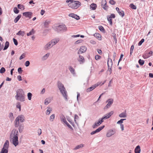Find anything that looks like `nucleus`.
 <instances>
[{
    "label": "nucleus",
    "instance_id": "f257e3e1",
    "mask_svg": "<svg viewBox=\"0 0 153 153\" xmlns=\"http://www.w3.org/2000/svg\"><path fill=\"white\" fill-rule=\"evenodd\" d=\"M18 135V131L16 129H13L10 134V140L12 141V143L15 146H16L19 144Z\"/></svg>",
    "mask_w": 153,
    "mask_h": 153
},
{
    "label": "nucleus",
    "instance_id": "f03ea898",
    "mask_svg": "<svg viewBox=\"0 0 153 153\" xmlns=\"http://www.w3.org/2000/svg\"><path fill=\"white\" fill-rule=\"evenodd\" d=\"M16 94L15 96L16 99L21 102H23L25 100V92L22 89H18L16 91Z\"/></svg>",
    "mask_w": 153,
    "mask_h": 153
},
{
    "label": "nucleus",
    "instance_id": "7ed1b4c3",
    "mask_svg": "<svg viewBox=\"0 0 153 153\" xmlns=\"http://www.w3.org/2000/svg\"><path fill=\"white\" fill-rule=\"evenodd\" d=\"M58 87L63 96L65 98L66 100H68L67 92L66 91L64 85L60 82L59 81L57 83Z\"/></svg>",
    "mask_w": 153,
    "mask_h": 153
},
{
    "label": "nucleus",
    "instance_id": "20e7f679",
    "mask_svg": "<svg viewBox=\"0 0 153 153\" xmlns=\"http://www.w3.org/2000/svg\"><path fill=\"white\" fill-rule=\"evenodd\" d=\"M66 2L67 3H69V6L72 9H76L81 5V3L78 1L67 0Z\"/></svg>",
    "mask_w": 153,
    "mask_h": 153
},
{
    "label": "nucleus",
    "instance_id": "39448f33",
    "mask_svg": "<svg viewBox=\"0 0 153 153\" xmlns=\"http://www.w3.org/2000/svg\"><path fill=\"white\" fill-rule=\"evenodd\" d=\"M9 141L6 140L4 144L3 147L2 148L0 153H7L9 146Z\"/></svg>",
    "mask_w": 153,
    "mask_h": 153
},
{
    "label": "nucleus",
    "instance_id": "423d86ee",
    "mask_svg": "<svg viewBox=\"0 0 153 153\" xmlns=\"http://www.w3.org/2000/svg\"><path fill=\"white\" fill-rule=\"evenodd\" d=\"M56 29L58 32H65L67 30L66 26L64 24H62L57 26Z\"/></svg>",
    "mask_w": 153,
    "mask_h": 153
},
{
    "label": "nucleus",
    "instance_id": "0eeeda50",
    "mask_svg": "<svg viewBox=\"0 0 153 153\" xmlns=\"http://www.w3.org/2000/svg\"><path fill=\"white\" fill-rule=\"evenodd\" d=\"M113 114L114 112L113 111H111V112L106 114L105 115H104L102 118L100 119V120L101 121H102V123L104 121V120H106L109 118Z\"/></svg>",
    "mask_w": 153,
    "mask_h": 153
},
{
    "label": "nucleus",
    "instance_id": "6e6552de",
    "mask_svg": "<svg viewBox=\"0 0 153 153\" xmlns=\"http://www.w3.org/2000/svg\"><path fill=\"white\" fill-rule=\"evenodd\" d=\"M87 50V48L85 46H82L80 47L78 51V54H81L86 52Z\"/></svg>",
    "mask_w": 153,
    "mask_h": 153
},
{
    "label": "nucleus",
    "instance_id": "1a4fd4ad",
    "mask_svg": "<svg viewBox=\"0 0 153 153\" xmlns=\"http://www.w3.org/2000/svg\"><path fill=\"white\" fill-rule=\"evenodd\" d=\"M101 82H98L97 83V84H95L92 85L91 87L88 88L86 90L87 92H89L91 91H92L94 89L97 87L99 85L101 84Z\"/></svg>",
    "mask_w": 153,
    "mask_h": 153
},
{
    "label": "nucleus",
    "instance_id": "9d476101",
    "mask_svg": "<svg viewBox=\"0 0 153 153\" xmlns=\"http://www.w3.org/2000/svg\"><path fill=\"white\" fill-rule=\"evenodd\" d=\"M115 133V131L114 130L112 129H110L108 131H107L106 136V137H109L111 136L112 135H114Z\"/></svg>",
    "mask_w": 153,
    "mask_h": 153
},
{
    "label": "nucleus",
    "instance_id": "9b49d317",
    "mask_svg": "<svg viewBox=\"0 0 153 153\" xmlns=\"http://www.w3.org/2000/svg\"><path fill=\"white\" fill-rule=\"evenodd\" d=\"M113 100L111 99H110L106 101V102H108V104L105 107V108H109L111 105L112 104L113 102Z\"/></svg>",
    "mask_w": 153,
    "mask_h": 153
},
{
    "label": "nucleus",
    "instance_id": "f8f14e48",
    "mask_svg": "<svg viewBox=\"0 0 153 153\" xmlns=\"http://www.w3.org/2000/svg\"><path fill=\"white\" fill-rule=\"evenodd\" d=\"M53 46V45L51 44L50 42H48L44 47L45 50H47L51 48Z\"/></svg>",
    "mask_w": 153,
    "mask_h": 153
},
{
    "label": "nucleus",
    "instance_id": "ddd939ff",
    "mask_svg": "<svg viewBox=\"0 0 153 153\" xmlns=\"http://www.w3.org/2000/svg\"><path fill=\"white\" fill-rule=\"evenodd\" d=\"M33 13L31 12H25L23 13V15L27 18H29L30 19L31 18Z\"/></svg>",
    "mask_w": 153,
    "mask_h": 153
},
{
    "label": "nucleus",
    "instance_id": "4468645a",
    "mask_svg": "<svg viewBox=\"0 0 153 153\" xmlns=\"http://www.w3.org/2000/svg\"><path fill=\"white\" fill-rule=\"evenodd\" d=\"M105 127L104 126H102L99 127L96 130L93 131L91 132V134L93 135L96 134L97 133L99 132L102 129Z\"/></svg>",
    "mask_w": 153,
    "mask_h": 153
},
{
    "label": "nucleus",
    "instance_id": "2eb2a0df",
    "mask_svg": "<svg viewBox=\"0 0 153 153\" xmlns=\"http://www.w3.org/2000/svg\"><path fill=\"white\" fill-rule=\"evenodd\" d=\"M106 0H102V8L105 10H107L108 7L106 5Z\"/></svg>",
    "mask_w": 153,
    "mask_h": 153
},
{
    "label": "nucleus",
    "instance_id": "dca6fc26",
    "mask_svg": "<svg viewBox=\"0 0 153 153\" xmlns=\"http://www.w3.org/2000/svg\"><path fill=\"white\" fill-rule=\"evenodd\" d=\"M53 97H49L46 98L45 100V104L46 105H48L50 103L51 101L53 100Z\"/></svg>",
    "mask_w": 153,
    "mask_h": 153
},
{
    "label": "nucleus",
    "instance_id": "f3484780",
    "mask_svg": "<svg viewBox=\"0 0 153 153\" xmlns=\"http://www.w3.org/2000/svg\"><path fill=\"white\" fill-rule=\"evenodd\" d=\"M102 123V121H101L99 119L98 122H96L92 126V127L93 128H97Z\"/></svg>",
    "mask_w": 153,
    "mask_h": 153
},
{
    "label": "nucleus",
    "instance_id": "a211bd4d",
    "mask_svg": "<svg viewBox=\"0 0 153 153\" xmlns=\"http://www.w3.org/2000/svg\"><path fill=\"white\" fill-rule=\"evenodd\" d=\"M16 118L21 123L25 121V117L23 115H20L18 116Z\"/></svg>",
    "mask_w": 153,
    "mask_h": 153
},
{
    "label": "nucleus",
    "instance_id": "6ab92c4d",
    "mask_svg": "<svg viewBox=\"0 0 153 153\" xmlns=\"http://www.w3.org/2000/svg\"><path fill=\"white\" fill-rule=\"evenodd\" d=\"M77 60L80 64H83L85 62V60L84 57L81 55H79Z\"/></svg>",
    "mask_w": 153,
    "mask_h": 153
},
{
    "label": "nucleus",
    "instance_id": "aec40b11",
    "mask_svg": "<svg viewBox=\"0 0 153 153\" xmlns=\"http://www.w3.org/2000/svg\"><path fill=\"white\" fill-rule=\"evenodd\" d=\"M68 16L70 17L74 18L78 20L80 19L79 17L77 15L74 13H71L69 14Z\"/></svg>",
    "mask_w": 153,
    "mask_h": 153
},
{
    "label": "nucleus",
    "instance_id": "412c9836",
    "mask_svg": "<svg viewBox=\"0 0 153 153\" xmlns=\"http://www.w3.org/2000/svg\"><path fill=\"white\" fill-rule=\"evenodd\" d=\"M59 41V38H56L55 39H53L50 41V42L51 44L53 45V46L56 45Z\"/></svg>",
    "mask_w": 153,
    "mask_h": 153
},
{
    "label": "nucleus",
    "instance_id": "4be33fe9",
    "mask_svg": "<svg viewBox=\"0 0 153 153\" xmlns=\"http://www.w3.org/2000/svg\"><path fill=\"white\" fill-rule=\"evenodd\" d=\"M107 64L108 67V68L112 67V66L113 65V62L111 59L110 58H108Z\"/></svg>",
    "mask_w": 153,
    "mask_h": 153
},
{
    "label": "nucleus",
    "instance_id": "5701e85b",
    "mask_svg": "<svg viewBox=\"0 0 153 153\" xmlns=\"http://www.w3.org/2000/svg\"><path fill=\"white\" fill-rule=\"evenodd\" d=\"M140 146L138 145L134 149V152L135 153H140Z\"/></svg>",
    "mask_w": 153,
    "mask_h": 153
},
{
    "label": "nucleus",
    "instance_id": "b1692460",
    "mask_svg": "<svg viewBox=\"0 0 153 153\" xmlns=\"http://www.w3.org/2000/svg\"><path fill=\"white\" fill-rule=\"evenodd\" d=\"M50 53H47V54L43 56L42 58V60L43 61L46 60L49 56Z\"/></svg>",
    "mask_w": 153,
    "mask_h": 153
},
{
    "label": "nucleus",
    "instance_id": "393cba45",
    "mask_svg": "<svg viewBox=\"0 0 153 153\" xmlns=\"http://www.w3.org/2000/svg\"><path fill=\"white\" fill-rule=\"evenodd\" d=\"M90 9L94 10L96 9L97 7V5L96 4L93 3L90 5Z\"/></svg>",
    "mask_w": 153,
    "mask_h": 153
},
{
    "label": "nucleus",
    "instance_id": "a878e982",
    "mask_svg": "<svg viewBox=\"0 0 153 153\" xmlns=\"http://www.w3.org/2000/svg\"><path fill=\"white\" fill-rule=\"evenodd\" d=\"M19 121L16 118L14 121V126L16 127H18L19 125Z\"/></svg>",
    "mask_w": 153,
    "mask_h": 153
},
{
    "label": "nucleus",
    "instance_id": "bb28decb",
    "mask_svg": "<svg viewBox=\"0 0 153 153\" xmlns=\"http://www.w3.org/2000/svg\"><path fill=\"white\" fill-rule=\"evenodd\" d=\"M60 117L61 120V122H63L64 123L65 121H66L65 118L63 114H62L60 115Z\"/></svg>",
    "mask_w": 153,
    "mask_h": 153
},
{
    "label": "nucleus",
    "instance_id": "cd10ccee",
    "mask_svg": "<svg viewBox=\"0 0 153 153\" xmlns=\"http://www.w3.org/2000/svg\"><path fill=\"white\" fill-rule=\"evenodd\" d=\"M69 70L74 75L75 74V71L74 69L71 66H70L69 68Z\"/></svg>",
    "mask_w": 153,
    "mask_h": 153
},
{
    "label": "nucleus",
    "instance_id": "c85d7f7f",
    "mask_svg": "<svg viewBox=\"0 0 153 153\" xmlns=\"http://www.w3.org/2000/svg\"><path fill=\"white\" fill-rule=\"evenodd\" d=\"M19 126V132L21 133L23 131L24 128V126L22 124H20Z\"/></svg>",
    "mask_w": 153,
    "mask_h": 153
},
{
    "label": "nucleus",
    "instance_id": "c756f323",
    "mask_svg": "<svg viewBox=\"0 0 153 153\" xmlns=\"http://www.w3.org/2000/svg\"><path fill=\"white\" fill-rule=\"evenodd\" d=\"M119 116L120 117H126L127 116L126 113V112H122L120 114Z\"/></svg>",
    "mask_w": 153,
    "mask_h": 153
},
{
    "label": "nucleus",
    "instance_id": "7c9ffc66",
    "mask_svg": "<svg viewBox=\"0 0 153 153\" xmlns=\"http://www.w3.org/2000/svg\"><path fill=\"white\" fill-rule=\"evenodd\" d=\"M107 18L108 21L110 23V25H112V20L111 19L112 18H111V17L110 16V15H109L107 16Z\"/></svg>",
    "mask_w": 153,
    "mask_h": 153
},
{
    "label": "nucleus",
    "instance_id": "2f4dec72",
    "mask_svg": "<svg viewBox=\"0 0 153 153\" xmlns=\"http://www.w3.org/2000/svg\"><path fill=\"white\" fill-rule=\"evenodd\" d=\"M47 110L46 111V114L47 115L49 114L52 111V109L50 107H47Z\"/></svg>",
    "mask_w": 153,
    "mask_h": 153
},
{
    "label": "nucleus",
    "instance_id": "473e14b6",
    "mask_svg": "<svg viewBox=\"0 0 153 153\" xmlns=\"http://www.w3.org/2000/svg\"><path fill=\"white\" fill-rule=\"evenodd\" d=\"M83 146L84 145L83 144H81L77 146L75 148H74V150H76L80 148H82L83 147Z\"/></svg>",
    "mask_w": 153,
    "mask_h": 153
},
{
    "label": "nucleus",
    "instance_id": "72a5a7b5",
    "mask_svg": "<svg viewBox=\"0 0 153 153\" xmlns=\"http://www.w3.org/2000/svg\"><path fill=\"white\" fill-rule=\"evenodd\" d=\"M94 36L95 37L98 38L99 40H101V36L99 33H96L94 34Z\"/></svg>",
    "mask_w": 153,
    "mask_h": 153
},
{
    "label": "nucleus",
    "instance_id": "f704fd0d",
    "mask_svg": "<svg viewBox=\"0 0 153 153\" xmlns=\"http://www.w3.org/2000/svg\"><path fill=\"white\" fill-rule=\"evenodd\" d=\"M111 36L113 37L115 43L116 44L117 43V40L116 38V34L114 33H112Z\"/></svg>",
    "mask_w": 153,
    "mask_h": 153
},
{
    "label": "nucleus",
    "instance_id": "c9c22d12",
    "mask_svg": "<svg viewBox=\"0 0 153 153\" xmlns=\"http://www.w3.org/2000/svg\"><path fill=\"white\" fill-rule=\"evenodd\" d=\"M25 33V32L24 31L20 30L16 33V35L19 36H23L24 35Z\"/></svg>",
    "mask_w": 153,
    "mask_h": 153
},
{
    "label": "nucleus",
    "instance_id": "e433bc0d",
    "mask_svg": "<svg viewBox=\"0 0 153 153\" xmlns=\"http://www.w3.org/2000/svg\"><path fill=\"white\" fill-rule=\"evenodd\" d=\"M50 21L48 20H46L44 23V25L45 27H48V26L49 24L50 23Z\"/></svg>",
    "mask_w": 153,
    "mask_h": 153
},
{
    "label": "nucleus",
    "instance_id": "4c0bfd02",
    "mask_svg": "<svg viewBox=\"0 0 153 153\" xmlns=\"http://www.w3.org/2000/svg\"><path fill=\"white\" fill-rule=\"evenodd\" d=\"M21 17V15H19L18 16H17V17L15 18L14 20V22L15 23H16L20 19Z\"/></svg>",
    "mask_w": 153,
    "mask_h": 153
},
{
    "label": "nucleus",
    "instance_id": "58836bf2",
    "mask_svg": "<svg viewBox=\"0 0 153 153\" xmlns=\"http://www.w3.org/2000/svg\"><path fill=\"white\" fill-rule=\"evenodd\" d=\"M17 7L18 8L21 9L22 10H23L25 9L24 6L23 5L18 4Z\"/></svg>",
    "mask_w": 153,
    "mask_h": 153
},
{
    "label": "nucleus",
    "instance_id": "ea45409f",
    "mask_svg": "<svg viewBox=\"0 0 153 153\" xmlns=\"http://www.w3.org/2000/svg\"><path fill=\"white\" fill-rule=\"evenodd\" d=\"M55 117V115L54 114H53L50 117V120L51 122H52L53 121Z\"/></svg>",
    "mask_w": 153,
    "mask_h": 153
},
{
    "label": "nucleus",
    "instance_id": "a19ab883",
    "mask_svg": "<svg viewBox=\"0 0 153 153\" xmlns=\"http://www.w3.org/2000/svg\"><path fill=\"white\" fill-rule=\"evenodd\" d=\"M16 107L19 109V111L21 110V105L20 102H17L16 103Z\"/></svg>",
    "mask_w": 153,
    "mask_h": 153
},
{
    "label": "nucleus",
    "instance_id": "79ce46f5",
    "mask_svg": "<svg viewBox=\"0 0 153 153\" xmlns=\"http://www.w3.org/2000/svg\"><path fill=\"white\" fill-rule=\"evenodd\" d=\"M9 46V43L7 41L5 43V46L3 49L4 50H5L7 49Z\"/></svg>",
    "mask_w": 153,
    "mask_h": 153
},
{
    "label": "nucleus",
    "instance_id": "37998d69",
    "mask_svg": "<svg viewBox=\"0 0 153 153\" xmlns=\"http://www.w3.org/2000/svg\"><path fill=\"white\" fill-rule=\"evenodd\" d=\"M27 96L28 100H31L32 97V94L31 93L29 92L27 93Z\"/></svg>",
    "mask_w": 153,
    "mask_h": 153
},
{
    "label": "nucleus",
    "instance_id": "c03bdc74",
    "mask_svg": "<svg viewBox=\"0 0 153 153\" xmlns=\"http://www.w3.org/2000/svg\"><path fill=\"white\" fill-rule=\"evenodd\" d=\"M118 13L122 17H123L124 15V12L122 10H120V11H118Z\"/></svg>",
    "mask_w": 153,
    "mask_h": 153
},
{
    "label": "nucleus",
    "instance_id": "a18cd8bd",
    "mask_svg": "<svg viewBox=\"0 0 153 153\" xmlns=\"http://www.w3.org/2000/svg\"><path fill=\"white\" fill-rule=\"evenodd\" d=\"M79 119V117L77 114H75L74 115V121L76 124H77V122H76V120Z\"/></svg>",
    "mask_w": 153,
    "mask_h": 153
},
{
    "label": "nucleus",
    "instance_id": "49530a36",
    "mask_svg": "<svg viewBox=\"0 0 153 153\" xmlns=\"http://www.w3.org/2000/svg\"><path fill=\"white\" fill-rule=\"evenodd\" d=\"M129 6L131 8L135 10L137 8L136 6L132 4H130Z\"/></svg>",
    "mask_w": 153,
    "mask_h": 153
},
{
    "label": "nucleus",
    "instance_id": "de8ad7c7",
    "mask_svg": "<svg viewBox=\"0 0 153 153\" xmlns=\"http://www.w3.org/2000/svg\"><path fill=\"white\" fill-rule=\"evenodd\" d=\"M144 61L143 60H142L141 59H139L138 61V63L141 65H143Z\"/></svg>",
    "mask_w": 153,
    "mask_h": 153
},
{
    "label": "nucleus",
    "instance_id": "09e8293b",
    "mask_svg": "<svg viewBox=\"0 0 153 153\" xmlns=\"http://www.w3.org/2000/svg\"><path fill=\"white\" fill-rule=\"evenodd\" d=\"M33 29H32L29 33H27V35L28 36H30L34 33Z\"/></svg>",
    "mask_w": 153,
    "mask_h": 153
},
{
    "label": "nucleus",
    "instance_id": "8fccbe9b",
    "mask_svg": "<svg viewBox=\"0 0 153 153\" xmlns=\"http://www.w3.org/2000/svg\"><path fill=\"white\" fill-rule=\"evenodd\" d=\"M134 48V46L133 45H132L131 46L130 48V55H131L132 53L133 52V51Z\"/></svg>",
    "mask_w": 153,
    "mask_h": 153
},
{
    "label": "nucleus",
    "instance_id": "3c124183",
    "mask_svg": "<svg viewBox=\"0 0 153 153\" xmlns=\"http://www.w3.org/2000/svg\"><path fill=\"white\" fill-rule=\"evenodd\" d=\"M13 11L16 14H18L19 12V10L16 7H15L14 8Z\"/></svg>",
    "mask_w": 153,
    "mask_h": 153
},
{
    "label": "nucleus",
    "instance_id": "603ef678",
    "mask_svg": "<svg viewBox=\"0 0 153 153\" xmlns=\"http://www.w3.org/2000/svg\"><path fill=\"white\" fill-rule=\"evenodd\" d=\"M5 71V69L4 67H2L0 70V73L3 74L4 73Z\"/></svg>",
    "mask_w": 153,
    "mask_h": 153
},
{
    "label": "nucleus",
    "instance_id": "864d4df0",
    "mask_svg": "<svg viewBox=\"0 0 153 153\" xmlns=\"http://www.w3.org/2000/svg\"><path fill=\"white\" fill-rule=\"evenodd\" d=\"M144 41V39H142L138 43V45L139 46L141 45L142 44L143 42Z\"/></svg>",
    "mask_w": 153,
    "mask_h": 153
},
{
    "label": "nucleus",
    "instance_id": "5fc2aeb1",
    "mask_svg": "<svg viewBox=\"0 0 153 153\" xmlns=\"http://www.w3.org/2000/svg\"><path fill=\"white\" fill-rule=\"evenodd\" d=\"M25 53H23L20 57L19 59L21 60L24 58L25 57Z\"/></svg>",
    "mask_w": 153,
    "mask_h": 153
},
{
    "label": "nucleus",
    "instance_id": "6e6d98bb",
    "mask_svg": "<svg viewBox=\"0 0 153 153\" xmlns=\"http://www.w3.org/2000/svg\"><path fill=\"white\" fill-rule=\"evenodd\" d=\"M82 39H79L76 41L75 42V44H78L80 43H81L82 42Z\"/></svg>",
    "mask_w": 153,
    "mask_h": 153
},
{
    "label": "nucleus",
    "instance_id": "4d7b16f0",
    "mask_svg": "<svg viewBox=\"0 0 153 153\" xmlns=\"http://www.w3.org/2000/svg\"><path fill=\"white\" fill-rule=\"evenodd\" d=\"M30 64V62L29 61H27L25 63V65L26 67H28L29 65Z\"/></svg>",
    "mask_w": 153,
    "mask_h": 153
},
{
    "label": "nucleus",
    "instance_id": "13d9d810",
    "mask_svg": "<svg viewBox=\"0 0 153 153\" xmlns=\"http://www.w3.org/2000/svg\"><path fill=\"white\" fill-rule=\"evenodd\" d=\"M100 30L102 31H103L104 30V29L103 27L101 26H99L98 27Z\"/></svg>",
    "mask_w": 153,
    "mask_h": 153
},
{
    "label": "nucleus",
    "instance_id": "bf43d9fd",
    "mask_svg": "<svg viewBox=\"0 0 153 153\" xmlns=\"http://www.w3.org/2000/svg\"><path fill=\"white\" fill-rule=\"evenodd\" d=\"M18 71L19 74H21L23 71V70H22L21 68L19 67L18 68Z\"/></svg>",
    "mask_w": 153,
    "mask_h": 153
},
{
    "label": "nucleus",
    "instance_id": "052dcab7",
    "mask_svg": "<svg viewBox=\"0 0 153 153\" xmlns=\"http://www.w3.org/2000/svg\"><path fill=\"white\" fill-rule=\"evenodd\" d=\"M9 117L10 119H13V114L12 113H10L9 114Z\"/></svg>",
    "mask_w": 153,
    "mask_h": 153
},
{
    "label": "nucleus",
    "instance_id": "680f3d73",
    "mask_svg": "<svg viewBox=\"0 0 153 153\" xmlns=\"http://www.w3.org/2000/svg\"><path fill=\"white\" fill-rule=\"evenodd\" d=\"M110 4L112 5H114L115 4V2L113 0H110L109 1Z\"/></svg>",
    "mask_w": 153,
    "mask_h": 153
},
{
    "label": "nucleus",
    "instance_id": "e2e57ef3",
    "mask_svg": "<svg viewBox=\"0 0 153 153\" xmlns=\"http://www.w3.org/2000/svg\"><path fill=\"white\" fill-rule=\"evenodd\" d=\"M77 100L78 103H79V97H80V93L78 92H77Z\"/></svg>",
    "mask_w": 153,
    "mask_h": 153
},
{
    "label": "nucleus",
    "instance_id": "0e129e2a",
    "mask_svg": "<svg viewBox=\"0 0 153 153\" xmlns=\"http://www.w3.org/2000/svg\"><path fill=\"white\" fill-rule=\"evenodd\" d=\"M13 40L15 45H17L18 43L17 40L15 38H13Z\"/></svg>",
    "mask_w": 153,
    "mask_h": 153
},
{
    "label": "nucleus",
    "instance_id": "69168bd1",
    "mask_svg": "<svg viewBox=\"0 0 153 153\" xmlns=\"http://www.w3.org/2000/svg\"><path fill=\"white\" fill-rule=\"evenodd\" d=\"M37 133L39 135H40L42 134V131L41 129L39 128L37 130Z\"/></svg>",
    "mask_w": 153,
    "mask_h": 153
},
{
    "label": "nucleus",
    "instance_id": "338daca9",
    "mask_svg": "<svg viewBox=\"0 0 153 153\" xmlns=\"http://www.w3.org/2000/svg\"><path fill=\"white\" fill-rule=\"evenodd\" d=\"M101 58V56L99 55H96L95 56V59L97 60H98Z\"/></svg>",
    "mask_w": 153,
    "mask_h": 153
},
{
    "label": "nucleus",
    "instance_id": "774afa93",
    "mask_svg": "<svg viewBox=\"0 0 153 153\" xmlns=\"http://www.w3.org/2000/svg\"><path fill=\"white\" fill-rule=\"evenodd\" d=\"M17 79L19 81L22 80V77L20 75L18 76H17Z\"/></svg>",
    "mask_w": 153,
    "mask_h": 153
}]
</instances>
